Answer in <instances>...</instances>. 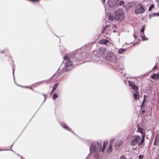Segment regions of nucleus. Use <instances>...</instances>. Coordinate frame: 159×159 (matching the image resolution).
Masks as SVG:
<instances>
[{"instance_id": "obj_1", "label": "nucleus", "mask_w": 159, "mask_h": 159, "mask_svg": "<svg viewBox=\"0 0 159 159\" xmlns=\"http://www.w3.org/2000/svg\"><path fill=\"white\" fill-rule=\"evenodd\" d=\"M105 148V146L103 143L100 140L94 142L92 144L90 148V151H93L95 155H98L99 152H103Z\"/></svg>"}, {"instance_id": "obj_2", "label": "nucleus", "mask_w": 159, "mask_h": 159, "mask_svg": "<svg viewBox=\"0 0 159 159\" xmlns=\"http://www.w3.org/2000/svg\"><path fill=\"white\" fill-rule=\"evenodd\" d=\"M63 58L65 62V66L64 68L63 69V72H65L68 71L72 69L73 67V63L71 59L72 58L70 57V55L69 54H67L65 55Z\"/></svg>"}, {"instance_id": "obj_3", "label": "nucleus", "mask_w": 159, "mask_h": 159, "mask_svg": "<svg viewBox=\"0 0 159 159\" xmlns=\"http://www.w3.org/2000/svg\"><path fill=\"white\" fill-rule=\"evenodd\" d=\"M144 136H143L142 138L141 139V138L139 136H135L132 137L130 142V144L132 146H140L142 145V143H144Z\"/></svg>"}, {"instance_id": "obj_4", "label": "nucleus", "mask_w": 159, "mask_h": 159, "mask_svg": "<svg viewBox=\"0 0 159 159\" xmlns=\"http://www.w3.org/2000/svg\"><path fill=\"white\" fill-rule=\"evenodd\" d=\"M125 18V15L121 9H119L115 13L114 19L118 21L123 20Z\"/></svg>"}, {"instance_id": "obj_5", "label": "nucleus", "mask_w": 159, "mask_h": 159, "mask_svg": "<svg viewBox=\"0 0 159 159\" xmlns=\"http://www.w3.org/2000/svg\"><path fill=\"white\" fill-rule=\"evenodd\" d=\"M85 54L84 52H82L81 53L78 52L77 53H72L71 55L70 54V57L75 61H79L81 60L83 58H85V57H83V55Z\"/></svg>"}, {"instance_id": "obj_6", "label": "nucleus", "mask_w": 159, "mask_h": 159, "mask_svg": "<svg viewBox=\"0 0 159 159\" xmlns=\"http://www.w3.org/2000/svg\"><path fill=\"white\" fill-rule=\"evenodd\" d=\"M108 4L110 7H112L116 5H121L124 4V2L121 0H108Z\"/></svg>"}, {"instance_id": "obj_7", "label": "nucleus", "mask_w": 159, "mask_h": 159, "mask_svg": "<svg viewBox=\"0 0 159 159\" xmlns=\"http://www.w3.org/2000/svg\"><path fill=\"white\" fill-rule=\"evenodd\" d=\"M105 59L106 61L113 62L115 61L116 57L112 52L109 51L107 52V55L105 57Z\"/></svg>"}, {"instance_id": "obj_8", "label": "nucleus", "mask_w": 159, "mask_h": 159, "mask_svg": "<svg viewBox=\"0 0 159 159\" xmlns=\"http://www.w3.org/2000/svg\"><path fill=\"white\" fill-rule=\"evenodd\" d=\"M106 48H100L97 50V56L99 58L101 57L104 58V55L106 53Z\"/></svg>"}, {"instance_id": "obj_9", "label": "nucleus", "mask_w": 159, "mask_h": 159, "mask_svg": "<svg viewBox=\"0 0 159 159\" xmlns=\"http://www.w3.org/2000/svg\"><path fill=\"white\" fill-rule=\"evenodd\" d=\"M110 25H107L105 27L103 28V30L102 33L105 35V37H107L109 36L111 33V31L110 30Z\"/></svg>"}, {"instance_id": "obj_10", "label": "nucleus", "mask_w": 159, "mask_h": 159, "mask_svg": "<svg viewBox=\"0 0 159 159\" xmlns=\"http://www.w3.org/2000/svg\"><path fill=\"white\" fill-rule=\"evenodd\" d=\"M131 87L134 91L133 93V97L135 100H137L138 98H139V93L137 91L138 88L134 84L133 85H132Z\"/></svg>"}, {"instance_id": "obj_11", "label": "nucleus", "mask_w": 159, "mask_h": 159, "mask_svg": "<svg viewBox=\"0 0 159 159\" xmlns=\"http://www.w3.org/2000/svg\"><path fill=\"white\" fill-rule=\"evenodd\" d=\"M144 9L141 5L139 4L137 6L135 10V12L136 14L142 13L144 12Z\"/></svg>"}, {"instance_id": "obj_12", "label": "nucleus", "mask_w": 159, "mask_h": 159, "mask_svg": "<svg viewBox=\"0 0 159 159\" xmlns=\"http://www.w3.org/2000/svg\"><path fill=\"white\" fill-rule=\"evenodd\" d=\"M122 144V142L121 140H118L115 143L114 147L116 149H118L120 146Z\"/></svg>"}, {"instance_id": "obj_13", "label": "nucleus", "mask_w": 159, "mask_h": 159, "mask_svg": "<svg viewBox=\"0 0 159 159\" xmlns=\"http://www.w3.org/2000/svg\"><path fill=\"white\" fill-rule=\"evenodd\" d=\"M137 131L141 134L142 138L143 135L144 136V138H145V130L144 129L141 127H138L137 130Z\"/></svg>"}, {"instance_id": "obj_14", "label": "nucleus", "mask_w": 159, "mask_h": 159, "mask_svg": "<svg viewBox=\"0 0 159 159\" xmlns=\"http://www.w3.org/2000/svg\"><path fill=\"white\" fill-rule=\"evenodd\" d=\"M151 78L155 80H159V73L153 74L151 76Z\"/></svg>"}, {"instance_id": "obj_15", "label": "nucleus", "mask_w": 159, "mask_h": 159, "mask_svg": "<svg viewBox=\"0 0 159 159\" xmlns=\"http://www.w3.org/2000/svg\"><path fill=\"white\" fill-rule=\"evenodd\" d=\"M109 42V41L108 40L106 39H103L101 40L99 43L101 44H103L106 45H107V44Z\"/></svg>"}, {"instance_id": "obj_16", "label": "nucleus", "mask_w": 159, "mask_h": 159, "mask_svg": "<svg viewBox=\"0 0 159 159\" xmlns=\"http://www.w3.org/2000/svg\"><path fill=\"white\" fill-rule=\"evenodd\" d=\"M118 50V52L120 54H123L126 51V49L120 48V49H117L116 50Z\"/></svg>"}, {"instance_id": "obj_17", "label": "nucleus", "mask_w": 159, "mask_h": 159, "mask_svg": "<svg viewBox=\"0 0 159 159\" xmlns=\"http://www.w3.org/2000/svg\"><path fill=\"white\" fill-rule=\"evenodd\" d=\"M140 34L141 35V38L142 40L144 41L148 40V39L144 35V33H141Z\"/></svg>"}, {"instance_id": "obj_18", "label": "nucleus", "mask_w": 159, "mask_h": 159, "mask_svg": "<svg viewBox=\"0 0 159 159\" xmlns=\"http://www.w3.org/2000/svg\"><path fill=\"white\" fill-rule=\"evenodd\" d=\"M61 125L62 127L65 129L70 131L68 127L66 125V124L64 123H61Z\"/></svg>"}, {"instance_id": "obj_19", "label": "nucleus", "mask_w": 159, "mask_h": 159, "mask_svg": "<svg viewBox=\"0 0 159 159\" xmlns=\"http://www.w3.org/2000/svg\"><path fill=\"white\" fill-rule=\"evenodd\" d=\"M108 152L109 153L111 152L112 151V145L109 144L108 148L107 149Z\"/></svg>"}, {"instance_id": "obj_20", "label": "nucleus", "mask_w": 159, "mask_h": 159, "mask_svg": "<svg viewBox=\"0 0 159 159\" xmlns=\"http://www.w3.org/2000/svg\"><path fill=\"white\" fill-rule=\"evenodd\" d=\"M107 18L108 19H109V20H110L111 21L113 20L114 19V18H113V16H112V15H110L109 16L108 15V16H107Z\"/></svg>"}, {"instance_id": "obj_21", "label": "nucleus", "mask_w": 159, "mask_h": 159, "mask_svg": "<svg viewBox=\"0 0 159 159\" xmlns=\"http://www.w3.org/2000/svg\"><path fill=\"white\" fill-rule=\"evenodd\" d=\"M58 97V95L57 93H55L53 95L52 98L53 100H55Z\"/></svg>"}, {"instance_id": "obj_22", "label": "nucleus", "mask_w": 159, "mask_h": 159, "mask_svg": "<svg viewBox=\"0 0 159 159\" xmlns=\"http://www.w3.org/2000/svg\"><path fill=\"white\" fill-rule=\"evenodd\" d=\"M59 84V83H56L54 86L53 87V90H55L57 88L58 86V85Z\"/></svg>"}, {"instance_id": "obj_23", "label": "nucleus", "mask_w": 159, "mask_h": 159, "mask_svg": "<svg viewBox=\"0 0 159 159\" xmlns=\"http://www.w3.org/2000/svg\"><path fill=\"white\" fill-rule=\"evenodd\" d=\"M115 140V138H111L110 140V143L109 144H111V145H112V143L114 142Z\"/></svg>"}, {"instance_id": "obj_24", "label": "nucleus", "mask_w": 159, "mask_h": 159, "mask_svg": "<svg viewBox=\"0 0 159 159\" xmlns=\"http://www.w3.org/2000/svg\"><path fill=\"white\" fill-rule=\"evenodd\" d=\"M146 96L145 95L143 96V102H142V104L141 106H143V103H144V102L146 100Z\"/></svg>"}, {"instance_id": "obj_25", "label": "nucleus", "mask_w": 159, "mask_h": 159, "mask_svg": "<svg viewBox=\"0 0 159 159\" xmlns=\"http://www.w3.org/2000/svg\"><path fill=\"white\" fill-rule=\"evenodd\" d=\"M154 7V6L153 4L151 5L149 8L148 11H150Z\"/></svg>"}, {"instance_id": "obj_26", "label": "nucleus", "mask_w": 159, "mask_h": 159, "mask_svg": "<svg viewBox=\"0 0 159 159\" xmlns=\"http://www.w3.org/2000/svg\"><path fill=\"white\" fill-rule=\"evenodd\" d=\"M145 30V26L144 25H143L142 26V28L141 29V33H144V31Z\"/></svg>"}, {"instance_id": "obj_27", "label": "nucleus", "mask_w": 159, "mask_h": 159, "mask_svg": "<svg viewBox=\"0 0 159 159\" xmlns=\"http://www.w3.org/2000/svg\"><path fill=\"white\" fill-rule=\"evenodd\" d=\"M128 83L129 84V85L131 86V87L132 86V85H133L134 84V83H133L132 82L129 81H128Z\"/></svg>"}, {"instance_id": "obj_28", "label": "nucleus", "mask_w": 159, "mask_h": 159, "mask_svg": "<svg viewBox=\"0 0 159 159\" xmlns=\"http://www.w3.org/2000/svg\"><path fill=\"white\" fill-rule=\"evenodd\" d=\"M13 76L14 80H15V78H14V71H15V69L14 68H13Z\"/></svg>"}, {"instance_id": "obj_29", "label": "nucleus", "mask_w": 159, "mask_h": 159, "mask_svg": "<svg viewBox=\"0 0 159 159\" xmlns=\"http://www.w3.org/2000/svg\"><path fill=\"white\" fill-rule=\"evenodd\" d=\"M120 159H126V158L124 156H123L120 157Z\"/></svg>"}, {"instance_id": "obj_30", "label": "nucleus", "mask_w": 159, "mask_h": 159, "mask_svg": "<svg viewBox=\"0 0 159 159\" xmlns=\"http://www.w3.org/2000/svg\"><path fill=\"white\" fill-rule=\"evenodd\" d=\"M143 156H142V155H140V156H139V159H142V158H143Z\"/></svg>"}, {"instance_id": "obj_31", "label": "nucleus", "mask_w": 159, "mask_h": 159, "mask_svg": "<svg viewBox=\"0 0 159 159\" xmlns=\"http://www.w3.org/2000/svg\"><path fill=\"white\" fill-rule=\"evenodd\" d=\"M58 73H56L55 74H54V75L53 76H54V77H56V76H57V77H58Z\"/></svg>"}, {"instance_id": "obj_32", "label": "nucleus", "mask_w": 159, "mask_h": 159, "mask_svg": "<svg viewBox=\"0 0 159 159\" xmlns=\"http://www.w3.org/2000/svg\"><path fill=\"white\" fill-rule=\"evenodd\" d=\"M55 90H53V89L52 88V91L50 93H52L54 92V91Z\"/></svg>"}, {"instance_id": "obj_33", "label": "nucleus", "mask_w": 159, "mask_h": 159, "mask_svg": "<svg viewBox=\"0 0 159 159\" xmlns=\"http://www.w3.org/2000/svg\"><path fill=\"white\" fill-rule=\"evenodd\" d=\"M153 145H157V143L155 142H154L153 143Z\"/></svg>"}, {"instance_id": "obj_34", "label": "nucleus", "mask_w": 159, "mask_h": 159, "mask_svg": "<svg viewBox=\"0 0 159 159\" xmlns=\"http://www.w3.org/2000/svg\"><path fill=\"white\" fill-rule=\"evenodd\" d=\"M133 36H134V37L135 38H137V36L136 35H134V34L133 35Z\"/></svg>"}, {"instance_id": "obj_35", "label": "nucleus", "mask_w": 159, "mask_h": 159, "mask_svg": "<svg viewBox=\"0 0 159 159\" xmlns=\"http://www.w3.org/2000/svg\"><path fill=\"white\" fill-rule=\"evenodd\" d=\"M156 67H157V66L156 65H155V66L153 67V69H155V68H156Z\"/></svg>"}, {"instance_id": "obj_36", "label": "nucleus", "mask_w": 159, "mask_h": 159, "mask_svg": "<svg viewBox=\"0 0 159 159\" xmlns=\"http://www.w3.org/2000/svg\"><path fill=\"white\" fill-rule=\"evenodd\" d=\"M5 52V51H1L0 52L1 53H2L3 52Z\"/></svg>"}, {"instance_id": "obj_37", "label": "nucleus", "mask_w": 159, "mask_h": 159, "mask_svg": "<svg viewBox=\"0 0 159 159\" xmlns=\"http://www.w3.org/2000/svg\"><path fill=\"white\" fill-rule=\"evenodd\" d=\"M106 0H102V2L103 3H105V1Z\"/></svg>"}, {"instance_id": "obj_38", "label": "nucleus", "mask_w": 159, "mask_h": 159, "mask_svg": "<svg viewBox=\"0 0 159 159\" xmlns=\"http://www.w3.org/2000/svg\"><path fill=\"white\" fill-rule=\"evenodd\" d=\"M43 96L45 97V100H46V95L44 94V95H43Z\"/></svg>"}, {"instance_id": "obj_39", "label": "nucleus", "mask_w": 159, "mask_h": 159, "mask_svg": "<svg viewBox=\"0 0 159 159\" xmlns=\"http://www.w3.org/2000/svg\"><path fill=\"white\" fill-rule=\"evenodd\" d=\"M72 133H73V134H75V133H74L72 131Z\"/></svg>"}, {"instance_id": "obj_40", "label": "nucleus", "mask_w": 159, "mask_h": 159, "mask_svg": "<svg viewBox=\"0 0 159 159\" xmlns=\"http://www.w3.org/2000/svg\"><path fill=\"white\" fill-rule=\"evenodd\" d=\"M88 54H87L86 56V57H87L88 56Z\"/></svg>"}, {"instance_id": "obj_41", "label": "nucleus", "mask_w": 159, "mask_h": 159, "mask_svg": "<svg viewBox=\"0 0 159 159\" xmlns=\"http://www.w3.org/2000/svg\"><path fill=\"white\" fill-rule=\"evenodd\" d=\"M136 44V43H134L133 45H134V44Z\"/></svg>"}, {"instance_id": "obj_42", "label": "nucleus", "mask_w": 159, "mask_h": 159, "mask_svg": "<svg viewBox=\"0 0 159 159\" xmlns=\"http://www.w3.org/2000/svg\"><path fill=\"white\" fill-rule=\"evenodd\" d=\"M30 88L32 90V89L31 88Z\"/></svg>"}, {"instance_id": "obj_43", "label": "nucleus", "mask_w": 159, "mask_h": 159, "mask_svg": "<svg viewBox=\"0 0 159 159\" xmlns=\"http://www.w3.org/2000/svg\"><path fill=\"white\" fill-rule=\"evenodd\" d=\"M83 48H85V47H83Z\"/></svg>"}, {"instance_id": "obj_44", "label": "nucleus", "mask_w": 159, "mask_h": 159, "mask_svg": "<svg viewBox=\"0 0 159 159\" xmlns=\"http://www.w3.org/2000/svg\"><path fill=\"white\" fill-rule=\"evenodd\" d=\"M12 145H11V148L12 147Z\"/></svg>"}, {"instance_id": "obj_45", "label": "nucleus", "mask_w": 159, "mask_h": 159, "mask_svg": "<svg viewBox=\"0 0 159 159\" xmlns=\"http://www.w3.org/2000/svg\"><path fill=\"white\" fill-rule=\"evenodd\" d=\"M157 0L158 1H159V0Z\"/></svg>"}, {"instance_id": "obj_46", "label": "nucleus", "mask_w": 159, "mask_h": 159, "mask_svg": "<svg viewBox=\"0 0 159 159\" xmlns=\"http://www.w3.org/2000/svg\"><path fill=\"white\" fill-rule=\"evenodd\" d=\"M2 150H0V151H2Z\"/></svg>"}]
</instances>
